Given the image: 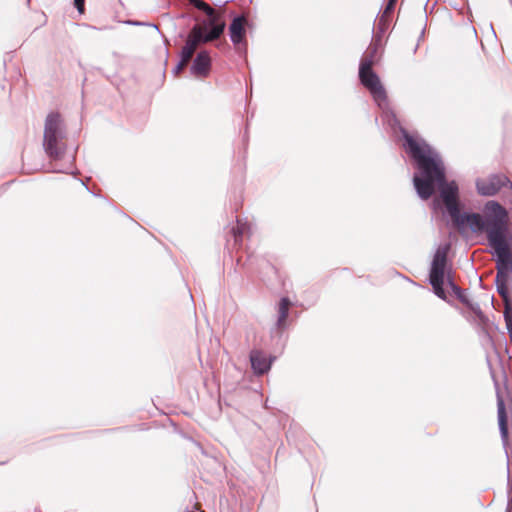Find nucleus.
<instances>
[{"label":"nucleus","mask_w":512,"mask_h":512,"mask_svg":"<svg viewBox=\"0 0 512 512\" xmlns=\"http://www.w3.org/2000/svg\"><path fill=\"white\" fill-rule=\"evenodd\" d=\"M498 421L499 427L504 436L507 435V416L505 411V405L502 399L498 400Z\"/></svg>","instance_id":"f3484780"},{"label":"nucleus","mask_w":512,"mask_h":512,"mask_svg":"<svg viewBox=\"0 0 512 512\" xmlns=\"http://www.w3.org/2000/svg\"><path fill=\"white\" fill-rule=\"evenodd\" d=\"M484 220L488 242L494 238H506L509 228V216L507 210L495 201H489L484 207Z\"/></svg>","instance_id":"39448f33"},{"label":"nucleus","mask_w":512,"mask_h":512,"mask_svg":"<svg viewBox=\"0 0 512 512\" xmlns=\"http://www.w3.org/2000/svg\"><path fill=\"white\" fill-rule=\"evenodd\" d=\"M359 79L361 84L369 90L373 98L380 102L386 99V92L381 84L378 75L371 68H359Z\"/></svg>","instance_id":"6e6552de"},{"label":"nucleus","mask_w":512,"mask_h":512,"mask_svg":"<svg viewBox=\"0 0 512 512\" xmlns=\"http://www.w3.org/2000/svg\"><path fill=\"white\" fill-rule=\"evenodd\" d=\"M396 1H397V0H389V6L394 5V3H395Z\"/></svg>","instance_id":"412c9836"},{"label":"nucleus","mask_w":512,"mask_h":512,"mask_svg":"<svg viewBox=\"0 0 512 512\" xmlns=\"http://www.w3.org/2000/svg\"><path fill=\"white\" fill-rule=\"evenodd\" d=\"M419 195L422 197V199L427 200L432 194L425 193V194H419Z\"/></svg>","instance_id":"aec40b11"},{"label":"nucleus","mask_w":512,"mask_h":512,"mask_svg":"<svg viewBox=\"0 0 512 512\" xmlns=\"http://www.w3.org/2000/svg\"><path fill=\"white\" fill-rule=\"evenodd\" d=\"M477 188L478 192H506L512 190V181L504 174H495L487 180H478Z\"/></svg>","instance_id":"1a4fd4ad"},{"label":"nucleus","mask_w":512,"mask_h":512,"mask_svg":"<svg viewBox=\"0 0 512 512\" xmlns=\"http://www.w3.org/2000/svg\"><path fill=\"white\" fill-rule=\"evenodd\" d=\"M194 6L199 10L205 12L209 16L208 22L202 24L206 26V29L208 28V26H211L210 31H213L214 29L221 27L222 33L224 32L226 24L225 21L223 20L222 12L215 11L209 4H207L203 0H195Z\"/></svg>","instance_id":"9b49d317"},{"label":"nucleus","mask_w":512,"mask_h":512,"mask_svg":"<svg viewBox=\"0 0 512 512\" xmlns=\"http://www.w3.org/2000/svg\"><path fill=\"white\" fill-rule=\"evenodd\" d=\"M405 149L416 161L419 175L414 176L417 192H458L454 181H447L445 167L439 156L422 139H417L408 132L403 133Z\"/></svg>","instance_id":"f257e3e1"},{"label":"nucleus","mask_w":512,"mask_h":512,"mask_svg":"<svg viewBox=\"0 0 512 512\" xmlns=\"http://www.w3.org/2000/svg\"><path fill=\"white\" fill-rule=\"evenodd\" d=\"M249 230V227L246 223L241 222L240 220H237V226L233 228V233L235 236V239L237 240L239 237L247 233Z\"/></svg>","instance_id":"a211bd4d"},{"label":"nucleus","mask_w":512,"mask_h":512,"mask_svg":"<svg viewBox=\"0 0 512 512\" xmlns=\"http://www.w3.org/2000/svg\"><path fill=\"white\" fill-rule=\"evenodd\" d=\"M508 275H505L504 278H498L496 275V284L497 291L504 302V316L509 329L512 327V298L510 296V292L507 286Z\"/></svg>","instance_id":"f8f14e48"},{"label":"nucleus","mask_w":512,"mask_h":512,"mask_svg":"<svg viewBox=\"0 0 512 512\" xmlns=\"http://www.w3.org/2000/svg\"><path fill=\"white\" fill-rule=\"evenodd\" d=\"M189 1L194 5L195 0H189Z\"/></svg>","instance_id":"4be33fe9"},{"label":"nucleus","mask_w":512,"mask_h":512,"mask_svg":"<svg viewBox=\"0 0 512 512\" xmlns=\"http://www.w3.org/2000/svg\"><path fill=\"white\" fill-rule=\"evenodd\" d=\"M380 60V56L378 53V45L372 44L368 47L367 51L364 53L361 62L360 69L371 68Z\"/></svg>","instance_id":"2eb2a0df"},{"label":"nucleus","mask_w":512,"mask_h":512,"mask_svg":"<svg viewBox=\"0 0 512 512\" xmlns=\"http://www.w3.org/2000/svg\"><path fill=\"white\" fill-rule=\"evenodd\" d=\"M74 5L80 14L85 12V0H74Z\"/></svg>","instance_id":"6ab92c4d"},{"label":"nucleus","mask_w":512,"mask_h":512,"mask_svg":"<svg viewBox=\"0 0 512 512\" xmlns=\"http://www.w3.org/2000/svg\"><path fill=\"white\" fill-rule=\"evenodd\" d=\"M490 247L494 250L497 260L496 269L498 278H504L512 270V251L506 238L489 241Z\"/></svg>","instance_id":"0eeeda50"},{"label":"nucleus","mask_w":512,"mask_h":512,"mask_svg":"<svg viewBox=\"0 0 512 512\" xmlns=\"http://www.w3.org/2000/svg\"><path fill=\"white\" fill-rule=\"evenodd\" d=\"M246 26L247 19L243 15L235 17L229 26L231 41L239 51L247 48Z\"/></svg>","instance_id":"9d476101"},{"label":"nucleus","mask_w":512,"mask_h":512,"mask_svg":"<svg viewBox=\"0 0 512 512\" xmlns=\"http://www.w3.org/2000/svg\"><path fill=\"white\" fill-rule=\"evenodd\" d=\"M211 68V58L206 51H201L196 56L191 71L194 76L205 78L208 76Z\"/></svg>","instance_id":"ddd939ff"},{"label":"nucleus","mask_w":512,"mask_h":512,"mask_svg":"<svg viewBox=\"0 0 512 512\" xmlns=\"http://www.w3.org/2000/svg\"><path fill=\"white\" fill-rule=\"evenodd\" d=\"M250 361L256 374L262 375L270 369V362L261 351L253 350L250 354Z\"/></svg>","instance_id":"4468645a"},{"label":"nucleus","mask_w":512,"mask_h":512,"mask_svg":"<svg viewBox=\"0 0 512 512\" xmlns=\"http://www.w3.org/2000/svg\"><path fill=\"white\" fill-rule=\"evenodd\" d=\"M290 306L291 302L288 298H282L279 302L277 325L281 329L286 325Z\"/></svg>","instance_id":"dca6fc26"},{"label":"nucleus","mask_w":512,"mask_h":512,"mask_svg":"<svg viewBox=\"0 0 512 512\" xmlns=\"http://www.w3.org/2000/svg\"><path fill=\"white\" fill-rule=\"evenodd\" d=\"M440 200H437L439 203L444 205L447 213L451 217L453 225L459 230L462 231L466 226H468L472 232L486 233V226L484 218L478 213H461L462 204L459 200L458 194H439Z\"/></svg>","instance_id":"f03ea898"},{"label":"nucleus","mask_w":512,"mask_h":512,"mask_svg":"<svg viewBox=\"0 0 512 512\" xmlns=\"http://www.w3.org/2000/svg\"><path fill=\"white\" fill-rule=\"evenodd\" d=\"M221 35V27H218L213 31H209V33H206L205 25H194V27L191 29L187 37L184 47L182 48L181 60L175 69L176 73L178 74L187 66L199 45L214 41L218 39Z\"/></svg>","instance_id":"423d86ee"},{"label":"nucleus","mask_w":512,"mask_h":512,"mask_svg":"<svg viewBox=\"0 0 512 512\" xmlns=\"http://www.w3.org/2000/svg\"><path fill=\"white\" fill-rule=\"evenodd\" d=\"M43 146L52 159L61 158L65 152V125L58 112L49 113L45 119Z\"/></svg>","instance_id":"7ed1b4c3"},{"label":"nucleus","mask_w":512,"mask_h":512,"mask_svg":"<svg viewBox=\"0 0 512 512\" xmlns=\"http://www.w3.org/2000/svg\"><path fill=\"white\" fill-rule=\"evenodd\" d=\"M449 250V245L445 247H440L437 249L431 269H430V275L429 280L430 284L432 285L434 293L441 299H446V293L444 291L443 285L445 283V278L447 279L448 284L451 286L453 291L458 295V297L463 301L466 302V299L462 296L461 289L454 284L450 272L446 271L447 266V254Z\"/></svg>","instance_id":"20e7f679"}]
</instances>
